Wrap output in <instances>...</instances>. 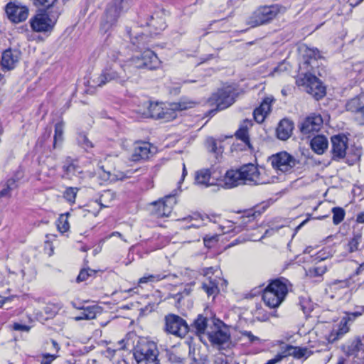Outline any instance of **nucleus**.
Here are the masks:
<instances>
[{
  "mask_svg": "<svg viewBox=\"0 0 364 364\" xmlns=\"http://www.w3.org/2000/svg\"><path fill=\"white\" fill-rule=\"evenodd\" d=\"M355 274L364 275V262L359 266V267L357 269L355 272Z\"/></svg>",
  "mask_w": 364,
  "mask_h": 364,
  "instance_id": "774afa93",
  "label": "nucleus"
},
{
  "mask_svg": "<svg viewBox=\"0 0 364 364\" xmlns=\"http://www.w3.org/2000/svg\"><path fill=\"white\" fill-rule=\"evenodd\" d=\"M281 11L278 4L260 6L257 7L246 19V24L251 28L268 24L272 22Z\"/></svg>",
  "mask_w": 364,
  "mask_h": 364,
  "instance_id": "20e7f679",
  "label": "nucleus"
},
{
  "mask_svg": "<svg viewBox=\"0 0 364 364\" xmlns=\"http://www.w3.org/2000/svg\"><path fill=\"white\" fill-rule=\"evenodd\" d=\"M31 27L35 32L51 31L55 24V20L50 18L46 13H38L30 20Z\"/></svg>",
  "mask_w": 364,
  "mask_h": 364,
  "instance_id": "f3484780",
  "label": "nucleus"
},
{
  "mask_svg": "<svg viewBox=\"0 0 364 364\" xmlns=\"http://www.w3.org/2000/svg\"><path fill=\"white\" fill-rule=\"evenodd\" d=\"M209 341L217 346H222L227 343L230 340V334L228 330L224 323L218 320L214 322V327L210 331H207Z\"/></svg>",
  "mask_w": 364,
  "mask_h": 364,
  "instance_id": "ddd939ff",
  "label": "nucleus"
},
{
  "mask_svg": "<svg viewBox=\"0 0 364 364\" xmlns=\"http://www.w3.org/2000/svg\"><path fill=\"white\" fill-rule=\"evenodd\" d=\"M218 179L208 168L198 170L195 174V183L201 186L208 187L217 184Z\"/></svg>",
  "mask_w": 364,
  "mask_h": 364,
  "instance_id": "5701e85b",
  "label": "nucleus"
},
{
  "mask_svg": "<svg viewBox=\"0 0 364 364\" xmlns=\"http://www.w3.org/2000/svg\"><path fill=\"white\" fill-rule=\"evenodd\" d=\"M206 147L210 152L215 154V157L223 152L222 147L218 146L217 142L213 138H208L206 140Z\"/></svg>",
  "mask_w": 364,
  "mask_h": 364,
  "instance_id": "79ce46f5",
  "label": "nucleus"
},
{
  "mask_svg": "<svg viewBox=\"0 0 364 364\" xmlns=\"http://www.w3.org/2000/svg\"><path fill=\"white\" fill-rule=\"evenodd\" d=\"M43 360L41 361V364H50L51 362L55 360V356L49 353L43 355Z\"/></svg>",
  "mask_w": 364,
  "mask_h": 364,
  "instance_id": "052dcab7",
  "label": "nucleus"
},
{
  "mask_svg": "<svg viewBox=\"0 0 364 364\" xmlns=\"http://www.w3.org/2000/svg\"><path fill=\"white\" fill-rule=\"evenodd\" d=\"M20 53L18 50L7 49L2 53L1 65L4 70H12L18 62Z\"/></svg>",
  "mask_w": 364,
  "mask_h": 364,
  "instance_id": "b1692460",
  "label": "nucleus"
},
{
  "mask_svg": "<svg viewBox=\"0 0 364 364\" xmlns=\"http://www.w3.org/2000/svg\"><path fill=\"white\" fill-rule=\"evenodd\" d=\"M63 122H58L55 126V134H54V146L59 141L61 142L63 139Z\"/></svg>",
  "mask_w": 364,
  "mask_h": 364,
  "instance_id": "de8ad7c7",
  "label": "nucleus"
},
{
  "mask_svg": "<svg viewBox=\"0 0 364 364\" xmlns=\"http://www.w3.org/2000/svg\"><path fill=\"white\" fill-rule=\"evenodd\" d=\"M349 331V327L346 320H341L338 328L333 331L330 335V339L332 342L340 339L344 334Z\"/></svg>",
  "mask_w": 364,
  "mask_h": 364,
  "instance_id": "4c0bfd02",
  "label": "nucleus"
},
{
  "mask_svg": "<svg viewBox=\"0 0 364 364\" xmlns=\"http://www.w3.org/2000/svg\"><path fill=\"white\" fill-rule=\"evenodd\" d=\"M95 273H96L95 270L91 269L90 268L82 269L80 272V273L76 279V282L77 283L85 282V281L87 280V279L89 277H93L95 274Z\"/></svg>",
  "mask_w": 364,
  "mask_h": 364,
  "instance_id": "49530a36",
  "label": "nucleus"
},
{
  "mask_svg": "<svg viewBox=\"0 0 364 364\" xmlns=\"http://www.w3.org/2000/svg\"><path fill=\"white\" fill-rule=\"evenodd\" d=\"M13 328L16 331H28L30 328L26 325H22L20 323H14Z\"/></svg>",
  "mask_w": 364,
  "mask_h": 364,
  "instance_id": "0e129e2a",
  "label": "nucleus"
},
{
  "mask_svg": "<svg viewBox=\"0 0 364 364\" xmlns=\"http://www.w3.org/2000/svg\"><path fill=\"white\" fill-rule=\"evenodd\" d=\"M255 213L243 215L240 217V224L243 226L247 225L248 223L254 221Z\"/></svg>",
  "mask_w": 364,
  "mask_h": 364,
  "instance_id": "4d7b16f0",
  "label": "nucleus"
},
{
  "mask_svg": "<svg viewBox=\"0 0 364 364\" xmlns=\"http://www.w3.org/2000/svg\"><path fill=\"white\" fill-rule=\"evenodd\" d=\"M78 309L82 310L80 314L74 317V320L76 321L81 320H92L96 318L97 314H100V308L97 306H89L86 307H76Z\"/></svg>",
  "mask_w": 364,
  "mask_h": 364,
  "instance_id": "c756f323",
  "label": "nucleus"
},
{
  "mask_svg": "<svg viewBox=\"0 0 364 364\" xmlns=\"http://www.w3.org/2000/svg\"><path fill=\"white\" fill-rule=\"evenodd\" d=\"M252 126V123L251 120L245 119L240 124V128L235 132V136L237 139L242 141L248 148L252 150V146L250 143L248 130Z\"/></svg>",
  "mask_w": 364,
  "mask_h": 364,
  "instance_id": "c85d7f7f",
  "label": "nucleus"
},
{
  "mask_svg": "<svg viewBox=\"0 0 364 364\" xmlns=\"http://www.w3.org/2000/svg\"><path fill=\"white\" fill-rule=\"evenodd\" d=\"M33 5L36 7L48 9L53 5L56 0H31Z\"/></svg>",
  "mask_w": 364,
  "mask_h": 364,
  "instance_id": "603ef678",
  "label": "nucleus"
},
{
  "mask_svg": "<svg viewBox=\"0 0 364 364\" xmlns=\"http://www.w3.org/2000/svg\"><path fill=\"white\" fill-rule=\"evenodd\" d=\"M273 98L266 97L261 103L259 107H257L253 112L255 120L257 123H262L264 121L266 117L271 111V104Z\"/></svg>",
  "mask_w": 364,
  "mask_h": 364,
  "instance_id": "393cba45",
  "label": "nucleus"
},
{
  "mask_svg": "<svg viewBox=\"0 0 364 364\" xmlns=\"http://www.w3.org/2000/svg\"><path fill=\"white\" fill-rule=\"evenodd\" d=\"M127 63L129 67L138 69L155 70L159 68L161 61L152 50L146 49L139 54L134 55L127 61Z\"/></svg>",
  "mask_w": 364,
  "mask_h": 364,
  "instance_id": "0eeeda50",
  "label": "nucleus"
},
{
  "mask_svg": "<svg viewBox=\"0 0 364 364\" xmlns=\"http://www.w3.org/2000/svg\"><path fill=\"white\" fill-rule=\"evenodd\" d=\"M268 161L272 168L282 173L290 172L298 164V161L287 151H281L269 157Z\"/></svg>",
  "mask_w": 364,
  "mask_h": 364,
  "instance_id": "6e6552de",
  "label": "nucleus"
},
{
  "mask_svg": "<svg viewBox=\"0 0 364 364\" xmlns=\"http://www.w3.org/2000/svg\"><path fill=\"white\" fill-rule=\"evenodd\" d=\"M363 346V344L362 343L360 338L359 337H356L344 344L342 346V350L347 356L356 357Z\"/></svg>",
  "mask_w": 364,
  "mask_h": 364,
  "instance_id": "cd10ccee",
  "label": "nucleus"
},
{
  "mask_svg": "<svg viewBox=\"0 0 364 364\" xmlns=\"http://www.w3.org/2000/svg\"><path fill=\"white\" fill-rule=\"evenodd\" d=\"M331 154L333 160L339 161L346 155L348 139L343 134L335 135L331 137Z\"/></svg>",
  "mask_w": 364,
  "mask_h": 364,
  "instance_id": "dca6fc26",
  "label": "nucleus"
},
{
  "mask_svg": "<svg viewBox=\"0 0 364 364\" xmlns=\"http://www.w3.org/2000/svg\"><path fill=\"white\" fill-rule=\"evenodd\" d=\"M333 213V223L335 225H338L341 223L345 217V211L342 208L336 207L332 209Z\"/></svg>",
  "mask_w": 364,
  "mask_h": 364,
  "instance_id": "c03bdc74",
  "label": "nucleus"
},
{
  "mask_svg": "<svg viewBox=\"0 0 364 364\" xmlns=\"http://www.w3.org/2000/svg\"><path fill=\"white\" fill-rule=\"evenodd\" d=\"M77 142L85 151H88L90 149L93 148L94 145L90 141L87 136L84 134H79L77 136Z\"/></svg>",
  "mask_w": 364,
  "mask_h": 364,
  "instance_id": "8fccbe9b",
  "label": "nucleus"
},
{
  "mask_svg": "<svg viewBox=\"0 0 364 364\" xmlns=\"http://www.w3.org/2000/svg\"><path fill=\"white\" fill-rule=\"evenodd\" d=\"M202 288L208 296H213L214 297L219 291L217 283L212 279H210L208 282H203Z\"/></svg>",
  "mask_w": 364,
  "mask_h": 364,
  "instance_id": "ea45409f",
  "label": "nucleus"
},
{
  "mask_svg": "<svg viewBox=\"0 0 364 364\" xmlns=\"http://www.w3.org/2000/svg\"><path fill=\"white\" fill-rule=\"evenodd\" d=\"M119 55V53L115 52H112L108 55L107 65L102 73L92 80L93 86L102 87L111 82L124 85L127 81L129 76L127 69L129 66L127 62L122 64L118 60Z\"/></svg>",
  "mask_w": 364,
  "mask_h": 364,
  "instance_id": "f257e3e1",
  "label": "nucleus"
},
{
  "mask_svg": "<svg viewBox=\"0 0 364 364\" xmlns=\"http://www.w3.org/2000/svg\"><path fill=\"white\" fill-rule=\"evenodd\" d=\"M362 242V236L360 235H355L349 242L350 250H358L359 244Z\"/></svg>",
  "mask_w": 364,
  "mask_h": 364,
  "instance_id": "5fc2aeb1",
  "label": "nucleus"
},
{
  "mask_svg": "<svg viewBox=\"0 0 364 364\" xmlns=\"http://www.w3.org/2000/svg\"><path fill=\"white\" fill-rule=\"evenodd\" d=\"M159 351L156 343L141 341L134 353L137 364H160Z\"/></svg>",
  "mask_w": 364,
  "mask_h": 364,
  "instance_id": "423d86ee",
  "label": "nucleus"
},
{
  "mask_svg": "<svg viewBox=\"0 0 364 364\" xmlns=\"http://www.w3.org/2000/svg\"><path fill=\"white\" fill-rule=\"evenodd\" d=\"M356 121L360 124H364V107L359 112V116Z\"/></svg>",
  "mask_w": 364,
  "mask_h": 364,
  "instance_id": "69168bd1",
  "label": "nucleus"
},
{
  "mask_svg": "<svg viewBox=\"0 0 364 364\" xmlns=\"http://www.w3.org/2000/svg\"><path fill=\"white\" fill-rule=\"evenodd\" d=\"M304 58H305V63L314 68L316 65L317 59L320 58L321 56L318 49L306 48Z\"/></svg>",
  "mask_w": 364,
  "mask_h": 364,
  "instance_id": "c9c22d12",
  "label": "nucleus"
},
{
  "mask_svg": "<svg viewBox=\"0 0 364 364\" xmlns=\"http://www.w3.org/2000/svg\"><path fill=\"white\" fill-rule=\"evenodd\" d=\"M320 252H318L315 255L311 256L313 257V260L314 262H321V261L325 260L327 257H328V254L327 255H326V252H323V254L322 255H318V254Z\"/></svg>",
  "mask_w": 364,
  "mask_h": 364,
  "instance_id": "e2e57ef3",
  "label": "nucleus"
},
{
  "mask_svg": "<svg viewBox=\"0 0 364 364\" xmlns=\"http://www.w3.org/2000/svg\"><path fill=\"white\" fill-rule=\"evenodd\" d=\"M242 335L247 337L249 339V341L252 343L258 341L259 340L258 337L254 336L250 331H245L242 332Z\"/></svg>",
  "mask_w": 364,
  "mask_h": 364,
  "instance_id": "680f3d73",
  "label": "nucleus"
},
{
  "mask_svg": "<svg viewBox=\"0 0 364 364\" xmlns=\"http://www.w3.org/2000/svg\"><path fill=\"white\" fill-rule=\"evenodd\" d=\"M363 311L364 308L360 307V311L346 313V316L343 317L341 320H346L347 323L350 321L353 322L357 317L362 315Z\"/></svg>",
  "mask_w": 364,
  "mask_h": 364,
  "instance_id": "864d4df0",
  "label": "nucleus"
},
{
  "mask_svg": "<svg viewBox=\"0 0 364 364\" xmlns=\"http://www.w3.org/2000/svg\"><path fill=\"white\" fill-rule=\"evenodd\" d=\"M68 215L69 213L60 215L56 222L57 228L62 233L67 232L70 228Z\"/></svg>",
  "mask_w": 364,
  "mask_h": 364,
  "instance_id": "a19ab883",
  "label": "nucleus"
},
{
  "mask_svg": "<svg viewBox=\"0 0 364 364\" xmlns=\"http://www.w3.org/2000/svg\"><path fill=\"white\" fill-rule=\"evenodd\" d=\"M326 271V266H318L315 267H310L306 270V274L309 277H316L322 276Z\"/></svg>",
  "mask_w": 364,
  "mask_h": 364,
  "instance_id": "37998d69",
  "label": "nucleus"
},
{
  "mask_svg": "<svg viewBox=\"0 0 364 364\" xmlns=\"http://www.w3.org/2000/svg\"><path fill=\"white\" fill-rule=\"evenodd\" d=\"M5 11L8 18L14 23L26 21L28 16V9L18 1L9 2L6 4Z\"/></svg>",
  "mask_w": 364,
  "mask_h": 364,
  "instance_id": "4468645a",
  "label": "nucleus"
},
{
  "mask_svg": "<svg viewBox=\"0 0 364 364\" xmlns=\"http://www.w3.org/2000/svg\"><path fill=\"white\" fill-rule=\"evenodd\" d=\"M308 353L309 351L306 348L287 346L282 352L277 354L274 358L269 360L265 364H276L283 358L290 355L298 359L304 357L307 358Z\"/></svg>",
  "mask_w": 364,
  "mask_h": 364,
  "instance_id": "6ab92c4d",
  "label": "nucleus"
},
{
  "mask_svg": "<svg viewBox=\"0 0 364 364\" xmlns=\"http://www.w3.org/2000/svg\"><path fill=\"white\" fill-rule=\"evenodd\" d=\"M306 91L316 100L322 98L326 94V87L316 76L306 75Z\"/></svg>",
  "mask_w": 364,
  "mask_h": 364,
  "instance_id": "aec40b11",
  "label": "nucleus"
},
{
  "mask_svg": "<svg viewBox=\"0 0 364 364\" xmlns=\"http://www.w3.org/2000/svg\"><path fill=\"white\" fill-rule=\"evenodd\" d=\"M219 241V235H206L203 238L204 245L208 249L215 248Z\"/></svg>",
  "mask_w": 364,
  "mask_h": 364,
  "instance_id": "09e8293b",
  "label": "nucleus"
},
{
  "mask_svg": "<svg viewBox=\"0 0 364 364\" xmlns=\"http://www.w3.org/2000/svg\"><path fill=\"white\" fill-rule=\"evenodd\" d=\"M241 175L242 183H252L254 185L266 184L269 180L264 179L259 171L257 167L252 164H245L238 169Z\"/></svg>",
  "mask_w": 364,
  "mask_h": 364,
  "instance_id": "f8f14e48",
  "label": "nucleus"
},
{
  "mask_svg": "<svg viewBox=\"0 0 364 364\" xmlns=\"http://www.w3.org/2000/svg\"><path fill=\"white\" fill-rule=\"evenodd\" d=\"M234 102V92L231 88L220 89L209 99V102L211 105H215L217 107L216 109L211 110L210 113H214L216 110L225 109L232 105Z\"/></svg>",
  "mask_w": 364,
  "mask_h": 364,
  "instance_id": "9d476101",
  "label": "nucleus"
},
{
  "mask_svg": "<svg viewBox=\"0 0 364 364\" xmlns=\"http://www.w3.org/2000/svg\"><path fill=\"white\" fill-rule=\"evenodd\" d=\"M63 168L65 177L69 179H72L73 176H77L82 173V170L77 162L70 158L66 159Z\"/></svg>",
  "mask_w": 364,
  "mask_h": 364,
  "instance_id": "2f4dec72",
  "label": "nucleus"
},
{
  "mask_svg": "<svg viewBox=\"0 0 364 364\" xmlns=\"http://www.w3.org/2000/svg\"><path fill=\"white\" fill-rule=\"evenodd\" d=\"M193 328L198 335L204 334L208 327V319L207 318L199 315L197 318L194 321Z\"/></svg>",
  "mask_w": 364,
  "mask_h": 364,
  "instance_id": "58836bf2",
  "label": "nucleus"
},
{
  "mask_svg": "<svg viewBox=\"0 0 364 364\" xmlns=\"http://www.w3.org/2000/svg\"><path fill=\"white\" fill-rule=\"evenodd\" d=\"M323 124V119L319 114H312L301 123L300 129L304 134L318 132Z\"/></svg>",
  "mask_w": 364,
  "mask_h": 364,
  "instance_id": "412c9836",
  "label": "nucleus"
},
{
  "mask_svg": "<svg viewBox=\"0 0 364 364\" xmlns=\"http://www.w3.org/2000/svg\"><path fill=\"white\" fill-rule=\"evenodd\" d=\"M224 186L226 188H231L236 187L239 185L243 184L241 178V175L238 169L228 170L225 173L223 178Z\"/></svg>",
  "mask_w": 364,
  "mask_h": 364,
  "instance_id": "bb28decb",
  "label": "nucleus"
},
{
  "mask_svg": "<svg viewBox=\"0 0 364 364\" xmlns=\"http://www.w3.org/2000/svg\"><path fill=\"white\" fill-rule=\"evenodd\" d=\"M169 360L176 364L184 363L185 358L176 353H171L169 355Z\"/></svg>",
  "mask_w": 364,
  "mask_h": 364,
  "instance_id": "6e6d98bb",
  "label": "nucleus"
},
{
  "mask_svg": "<svg viewBox=\"0 0 364 364\" xmlns=\"http://www.w3.org/2000/svg\"><path fill=\"white\" fill-rule=\"evenodd\" d=\"M129 36L130 41L134 46H136L138 48L142 49L149 43V37L147 35H144L143 33L137 32L136 31H127Z\"/></svg>",
  "mask_w": 364,
  "mask_h": 364,
  "instance_id": "473e14b6",
  "label": "nucleus"
},
{
  "mask_svg": "<svg viewBox=\"0 0 364 364\" xmlns=\"http://www.w3.org/2000/svg\"><path fill=\"white\" fill-rule=\"evenodd\" d=\"M116 198V193L111 190L104 191L100 198L99 203L101 207L107 208L110 206L111 203Z\"/></svg>",
  "mask_w": 364,
  "mask_h": 364,
  "instance_id": "e433bc0d",
  "label": "nucleus"
},
{
  "mask_svg": "<svg viewBox=\"0 0 364 364\" xmlns=\"http://www.w3.org/2000/svg\"><path fill=\"white\" fill-rule=\"evenodd\" d=\"M117 161L116 156H108L103 161H100L98 164L99 168L102 170V174L101 177L104 180H119L125 177V174L119 171H117L115 167V162Z\"/></svg>",
  "mask_w": 364,
  "mask_h": 364,
  "instance_id": "9b49d317",
  "label": "nucleus"
},
{
  "mask_svg": "<svg viewBox=\"0 0 364 364\" xmlns=\"http://www.w3.org/2000/svg\"><path fill=\"white\" fill-rule=\"evenodd\" d=\"M78 191V188L69 187L66 188L63 193V197L65 200L71 204L75 203L76 196Z\"/></svg>",
  "mask_w": 364,
  "mask_h": 364,
  "instance_id": "a18cd8bd",
  "label": "nucleus"
},
{
  "mask_svg": "<svg viewBox=\"0 0 364 364\" xmlns=\"http://www.w3.org/2000/svg\"><path fill=\"white\" fill-rule=\"evenodd\" d=\"M176 203L173 195L166 196L164 198L151 203L152 213L158 218L168 217L171 213Z\"/></svg>",
  "mask_w": 364,
  "mask_h": 364,
  "instance_id": "2eb2a0df",
  "label": "nucleus"
},
{
  "mask_svg": "<svg viewBox=\"0 0 364 364\" xmlns=\"http://www.w3.org/2000/svg\"><path fill=\"white\" fill-rule=\"evenodd\" d=\"M289 291V282L284 278L273 280L264 290L262 299L269 308L278 307Z\"/></svg>",
  "mask_w": 364,
  "mask_h": 364,
  "instance_id": "7ed1b4c3",
  "label": "nucleus"
},
{
  "mask_svg": "<svg viewBox=\"0 0 364 364\" xmlns=\"http://www.w3.org/2000/svg\"><path fill=\"white\" fill-rule=\"evenodd\" d=\"M364 96H358L348 100L346 105L347 111L355 113V119L359 116V112L364 107Z\"/></svg>",
  "mask_w": 364,
  "mask_h": 364,
  "instance_id": "72a5a7b5",
  "label": "nucleus"
},
{
  "mask_svg": "<svg viewBox=\"0 0 364 364\" xmlns=\"http://www.w3.org/2000/svg\"><path fill=\"white\" fill-rule=\"evenodd\" d=\"M196 102L187 98H182L178 102L171 105L170 109H164L159 103H149L146 105L147 111L142 112L144 117H151L156 119H164L169 121L176 117L174 110H186L193 108L196 105Z\"/></svg>",
  "mask_w": 364,
  "mask_h": 364,
  "instance_id": "f03ea898",
  "label": "nucleus"
},
{
  "mask_svg": "<svg viewBox=\"0 0 364 364\" xmlns=\"http://www.w3.org/2000/svg\"><path fill=\"white\" fill-rule=\"evenodd\" d=\"M146 25L151 27L154 34H157L166 27V14L164 10L156 11L150 16Z\"/></svg>",
  "mask_w": 364,
  "mask_h": 364,
  "instance_id": "4be33fe9",
  "label": "nucleus"
},
{
  "mask_svg": "<svg viewBox=\"0 0 364 364\" xmlns=\"http://www.w3.org/2000/svg\"><path fill=\"white\" fill-rule=\"evenodd\" d=\"M165 329L168 333L179 338H183L188 332L186 321L175 314H169L165 317Z\"/></svg>",
  "mask_w": 364,
  "mask_h": 364,
  "instance_id": "1a4fd4ad",
  "label": "nucleus"
},
{
  "mask_svg": "<svg viewBox=\"0 0 364 364\" xmlns=\"http://www.w3.org/2000/svg\"><path fill=\"white\" fill-rule=\"evenodd\" d=\"M293 123L288 119L282 120L277 129V137L281 140H287L290 137L293 131Z\"/></svg>",
  "mask_w": 364,
  "mask_h": 364,
  "instance_id": "7c9ffc66",
  "label": "nucleus"
},
{
  "mask_svg": "<svg viewBox=\"0 0 364 364\" xmlns=\"http://www.w3.org/2000/svg\"><path fill=\"white\" fill-rule=\"evenodd\" d=\"M101 243H107V246L111 248H125L123 245L127 242L119 232H113L100 241Z\"/></svg>",
  "mask_w": 364,
  "mask_h": 364,
  "instance_id": "a878e982",
  "label": "nucleus"
},
{
  "mask_svg": "<svg viewBox=\"0 0 364 364\" xmlns=\"http://www.w3.org/2000/svg\"><path fill=\"white\" fill-rule=\"evenodd\" d=\"M299 305L301 306V309L304 314H308L311 310V304L306 299H301Z\"/></svg>",
  "mask_w": 364,
  "mask_h": 364,
  "instance_id": "bf43d9fd",
  "label": "nucleus"
},
{
  "mask_svg": "<svg viewBox=\"0 0 364 364\" xmlns=\"http://www.w3.org/2000/svg\"><path fill=\"white\" fill-rule=\"evenodd\" d=\"M356 222L358 223H364V211L360 212L357 215Z\"/></svg>",
  "mask_w": 364,
  "mask_h": 364,
  "instance_id": "338daca9",
  "label": "nucleus"
},
{
  "mask_svg": "<svg viewBox=\"0 0 364 364\" xmlns=\"http://www.w3.org/2000/svg\"><path fill=\"white\" fill-rule=\"evenodd\" d=\"M155 148L146 141H137L134 144L130 155L132 161H140L149 159L154 154Z\"/></svg>",
  "mask_w": 364,
  "mask_h": 364,
  "instance_id": "a211bd4d",
  "label": "nucleus"
},
{
  "mask_svg": "<svg viewBox=\"0 0 364 364\" xmlns=\"http://www.w3.org/2000/svg\"><path fill=\"white\" fill-rule=\"evenodd\" d=\"M15 185V181L14 179H9L6 183V187L0 191V198L4 197H9L10 192L14 189Z\"/></svg>",
  "mask_w": 364,
  "mask_h": 364,
  "instance_id": "3c124183",
  "label": "nucleus"
},
{
  "mask_svg": "<svg viewBox=\"0 0 364 364\" xmlns=\"http://www.w3.org/2000/svg\"><path fill=\"white\" fill-rule=\"evenodd\" d=\"M133 0H113L106 9L100 29L107 33L115 24L122 12L127 11Z\"/></svg>",
  "mask_w": 364,
  "mask_h": 364,
  "instance_id": "39448f33",
  "label": "nucleus"
},
{
  "mask_svg": "<svg viewBox=\"0 0 364 364\" xmlns=\"http://www.w3.org/2000/svg\"><path fill=\"white\" fill-rule=\"evenodd\" d=\"M328 140L326 137L322 135L314 136L311 141V147L312 150L318 154H322L328 148Z\"/></svg>",
  "mask_w": 364,
  "mask_h": 364,
  "instance_id": "f704fd0d",
  "label": "nucleus"
},
{
  "mask_svg": "<svg viewBox=\"0 0 364 364\" xmlns=\"http://www.w3.org/2000/svg\"><path fill=\"white\" fill-rule=\"evenodd\" d=\"M147 276L150 283L159 282L168 277V275L164 274H148Z\"/></svg>",
  "mask_w": 364,
  "mask_h": 364,
  "instance_id": "13d9d810",
  "label": "nucleus"
}]
</instances>
